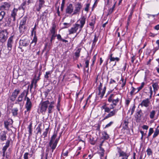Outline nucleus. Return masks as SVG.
Returning a JSON list of instances; mask_svg holds the SVG:
<instances>
[{
	"mask_svg": "<svg viewBox=\"0 0 159 159\" xmlns=\"http://www.w3.org/2000/svg\"><path fill=\"white\" fill-rule=\"evenodd\" d=\"M86 19V16H81L80 18L77 21L76 23L74 25L73 27L69 30V34H73L76 33L79 28V30L77 34L80 33L81 31L82 28L85 23Z\"/></svg>",
	"mask_w": 159,
	"mask_h": 159,
	"instance_id": "1",
	"label": "nucleus"
},
{
	"mask_svg": "<svg viewBox=\"0 0 159 159\" xmlns=\"http://www.w3.org/2000/svg\"><path fill=\"white\" fill-rule=\"evenodd\" d=\"M55 102L54 101L49 102L48 100L42 101L39 104L40 112L44 113L48 110V114L52 113L54 107Z\"/></svg>",
	"mask_w": 159,
	"mask_h": 159,
	"instance_id": "2",
	"label": "nucleus"
},
{
	"mask_svg": "<svg viewBox=\"0 0 159 159\" xmlns=\"http://www.w3.org/2000/svg\"><path fill=\"white\" fill-rule=\"evenodd\" d=\"M115 95L113 94H111L109 97L108 98V101L109 102H112V104H111V107L110 108L108 107H107L105 108L104 111L105 112L109 113L111 109H113L117 105L119 101V99L117 98L116 99H114Z\"/></svg>",
	"mask_w": 159,
	"mask_h": 159,
	"instance_id": "3",
	"label": "nucleus"
},
{
	"mask_svg": "<svg viewBox=\"0 0 159 159\" xmlns=\"http://www.w3.org/2000/svg\"><path fill=\"white\" fill-rule=\"evenodd\" d=\"M18 9L14 8L11 11V15L5 18V23L6 25L9 26L11 23H13L16 20V16Z\"/></svg>",
	"mask_w": 159,
	"mask_h": 159,
	"instance_id": "4",
	"label": "nucleus"
},
{
	"mask_svg": "<svg viewBox=\"0 0 159 159\" xmlns=\"http://www.w3.org/2000/svg\"><path fill=\"white\" fill-rule=\"evenodd\" d=\"M57 134V132H54L53 134L51 137V139L49 143L48 146L51 148L52 150V153L53 152L54 150L56 148L60 137V135L58 138L55 139Z\"/></svg>",
	"mask_w": 159,
	"mask_h": 159,
	"instance_id": "5",
	"label": "nucleus"
},
{
	"mask_svg": "<svg viewBox=\"0 0 159 159\" xmlns=\"http://www.w3.org/2000/svg\"><path fill=\"white\" fill-rule=\"evenodd\" d=\"M8 33L6 30L0 31V42L4 43L6 41L8 38Z\"/></svg>",
	"mask_w": 159,
	"mask_h": 159,
	"instance_id": "6",
	"label": "nucleus"
},
{
	"mask_svg": "<svg viewBox=\"0 0 159 159\" xmlns=\"http://www.w3.org/2000/svg\"><path fill=\"white\" fill-rule=\"evenodd\" d=\"M82 5L81 2H77L74 4L75 9L72 15H75L77 14H79L82 7Z\"/></svg>",
	"mask_w": 159,
	"mask_h": 159,
	"instance_id": "7",
	"label": "nucleus"
},
{
	"mask_svg": "<svg viewBox=\"0 0 159 159\" xmlns=\"http://www.w3.org/2000/svg\"><path fill=\"white\" fill-rule=\"evenodd\" d=\"M29 87V86L27 90H24L23 91L19 96L17 99L16 100V102L15 103L16 104L19 103V102H22L23 100V98L25 95V99H26V98L28 97L27 96L28 93Z\"/></svg>",
	"mask_w": 159,
	"mask_h": 159,
	"instance_id": "8",
	"label": "nucleus"
},
{
	"mask_svg": "<svg viewBox=\"0 0 159 159\" xmlns=\"http://www.w3.org/2000/svg\"><path fill=\"white\" fill-rule=\"evenodd\" d=\"M32 103L30 99L28 97L26 98V103L25 106V108L26 109V110L25 111V114H26L27 112H30L32 107Z\"/></svg>",
	"mask_w": 159,
	"mask_h": 159,
	"instance_id": "9",
	"label": "nucleus"
},
{
	"mask_svg": "<svg viewBox=\"0 0 159 159\" xmlns=\"http://www.w3.org/2000/svg\"><path fill=\"white\" fill-rule=\"evenodd\" d=\"M118 152L119 153V157L120 158V159H128L129 155L121 150L120 148H117Z\"/></svg>",
	"mask_w": 159,
	"mask_h": 159,
	"instance_id": "10",
	"label": "nucleus"
},
{
	"mask_svg": "<svg viewBox=\"0 0 159 159\" xmlns=\"http://www.w3.org/2000/svg\"><path fill=\"white\" fill-rule=\"evenodd\" d=\"M20 92V90L19 89H15L12 92L10 98V100L12 102L15 101Z\"/></svg>",
	"mask_w": 159,
	"mask_h": 159,
	"instance_id": "11",
	"label": "nucleus"
},
{
	"mask_svg": "<svg viewBox=\"0 0 159 159\" xmlns=\"http://www.w3.org/2000/svg\"><path fill=\"white\" fill-rule=\"evenodd\" d=\"M108 59H109L110 60L109 63H111V62H113L115 61H118L120 60V59L119 57H113V54L111 53L108 56V58L107 61L106 65H107L108 64Z\"/></svg>",
	"mask_w": 159,
	"mask_h": 159,
	"instance_id": "12",
	"label": "nucleus"
},
{
	"mask_svg": "<svg viewBox=\"0 0 159 159\" xmlns=\"http://www.w3.org/2000/svg\"><path fill=\"white\" fill-rule=\"evenodd\" d=\"M13 36H11L9 38L7 41V46L9 52H10L11 50L12 45L13 43Z\"/></svg>",
	"mask_w": 159,
	"mask_h": 159,
	"instance_id": "13",
	"label": "nucleus"
},
{
	"mask_svg": "<svg viewBox=\"0 0 159 159\" xmlns=\"http://www.w3.org/2000/svg\"><path fill=\"white\" fill-rule=\"evenodd\" d=\"M73 7L71 3H70L67 6L66 10V13L69 15L71 14L73 12Z\"/></svg>",
	"mask_w": 159,
	"mask_h": 159,
	"instance_id": "14",
	"label": "nucleus"
},
{
	"mask_svg": "<svg viewBox=\"0 0 159 159\" xmlns=\"http://www.w3.org/2000/svg\"><path fill=\"white\" fill-rule=\"evenodd\" d=\"M150 102L149 99L147 98L143 100L139 106H140L142 107H147L149 106Z\"/></svg>",
	"mask_w": 159,
	"mask_h": 159,
	"instance_id": "15",
	"label": "nucleus"
},
{
	"mask_svg": "<svg viewBox=\"0 0 159 159\" xmlns=\"http://www.w3.org/2000/svg\"><path fill=\"white\" fill-rule=\"evenodd\" d=\"M118 110V109H115L109 112V113L107 114V115L103 119L102 121L109 117H111L112 116H115L116 115Z\"/></svg>",
	"mask_w": 159,
	"mask_h": 159,
	"instance_id": "16",
	"label": "nucleus"
},
{
	"mask_svg": "<svg viewBox=\"0 0 159 159\" xmlns=\"http://www.w3.org/2000/svg\"><path fill=\"white\" fill-rule=\"evenodd\" d=\"M48 11L47 10H45L40 16V19L43 22H44L47 19Z\"/></svg>",
	"mask_w": 159,
	"mask_h": 159,
	"instance_id": "17",
	"label": "nucleus"
},
{
	"mask_svg": "<svg viewBox=\"0 0 159 159\" xmlns=\"http://www.w3.org/2000/svg\"><path fill=\"white\" fill-rule=\"evenodd\" d=\"M20 44L24 47H26L29 45L30 41L27 39H20L19 41Z\"/></svg>",
	"mask_w": 159,
	"mask_h": 159,
	"instance_id": "18",
	"label": "nucleus"
},
{
	"mask_svg": "<svg viewBox=\"0 0 159 159\" xmlns=\"http://www.w3.org/2000/svg\"><path fill=\"white\" fill-rule=\"evenodd\" d=\"M7 132L5 131H2L0 133V139L2 141H3L6 140Z\"/></svg>",
	"mask_w": 159,
	"mask_h": 159,
	"instance_id": "19",
	"label": "nucleus"
},
{
	"mask_svg": "<svg viewBox=\"0 0 159 159\" xmlns=\"http://www.w3.org/2000/svg\"><path fill=\"white\" fill-rule=\"evenodd\" d=\"M11 6L10 3L7 2H4L2 3L0 7L1 8H3L6 10H8Z\"/></svg>",
	"mask_w": 159,
	"mask_h": 159,
	"instance_id": "20",
	"label": "nucleus"
},
{
	"mask_svg": "<svg viewBox=\"0 0 159 159\" xmlns=\"http://www.w3.org/2000/svg\"><path fill=\"white\" fill-rule=\"evenodd\" d=\"M56 26L55 24H53L52 25V27L50 29V32L49 34H56Z\"/></svg>",
	"mask_w": 159,
	"mask_h": 159,
	"instance_id": "21",
	"label": "nucleus"
},
{
	"mask_svg": "<svg viewBox=\"0 0 159 159\" xmlns=\"http://www.w3.org/2000/svg\"><path fill=\"white\" fill-rule=\"evenodd\" d=\"M92 19L91 20V22L89 23V25L93 30L94 28V25L96 23V18L93 17H92Z\"/></svg>",
	"mask_w": 159,
	"mask_h": 159,
	"instance_id": "22",
	"label": "nucleus"
},
{
	"mask_svg": "<svg viewBox=\"0 0 159 159\" xmlns=\"http://www.w3.org/2000/svg\"><path fill=\"white\" fill-rule=\"evenodd\" d=\"M37 38L36 35V32H34V35L33 39L30 43V45H33L34 46H35L37 43Z\"/></svg>",
	"mask_w": 159,
	"mask_h": 159,
	"instance_id": "23",
	"label": "nucleus"
},
{
	"mask_svg": "<svg viewBox=\"0 0 159 159\" xmlns=\"http://www.w3.org/2000/svg\"><path fill=\"white\" fill-rule=\"evenodd\" d=\"M142 111L141 110L138 111L136 114L135 118L137 120H140L142 116Z\"/></svg>",
	"mask_w": 159,
	"mask_h": 159,
	"instance_id": "24",
	"label": "nucleus"
},
{
	"mask_svg": "<svg viewBox=\"0 0 159 159\" xmlns=\"http://www.w3.org/2000/svg\"><path fill=\"white\" fill-rule=\"evenodd\" d=\"M102 91H98V93H97L96 95V100H98L99 98H100V99H102L104 94H103L102 96Z\"/></svg>",
	"mask_w": 159,
	"mask_h": 159,
	"instance_id": "25",
	"label": "nucleus"
},
{
	"mask_svg": "<svg viewBox=\"0 0 159 159\" xmlns=\"http://www.w3.org/2000/svg\"><path fill=\"white\" fill-rule=\"evenodd\" d=\"M10 143V141L9 140H7L6 143V145L4 146L2 149V151H6L7 148L9 146Z\"/></svg>",
	"mask_w": 159,
	"mask_h": 159,
	"instance_id": "26",
	"label": "nucleus"
},
{
	"mask_svg": "<svg viewBox=\"0 0 159 159\" xmlns=\"http://www.w3.org/2000/svg\"><path fill=\"white\" fill-rule=\"evenodd\" d=\"M152 86L153 89L155 93L156 91H157L158 89V83L157 82L152 83Z\"/></svg>",
	"mask_w": 159,
	"mask_h": 159,
	"instance_id": "27",
	"label": "nucleus"
},
{
	"mask_svg": "<svg viewBox=\"0 0 159 159\" xmlns=\"http://www.w3.org/2000/svg\"><path fill=\"white\" fill-rule=\"evenodd\" d=\"M27 20V17H24L21 20L20 25H25Z\"/></svg>",
	"mask_w": 159,
	"mask_h": 159,
	"instance_id": "28",
	"label": "nucleus"
},
{
	"mask_svg": "<svg viewBox=\"0 0 159 159\" xmlns=\"http://www.w3.org/2000/svg\"><path fill=\"white\" fill-rule=\"evenodd\" d=\"M25 25H19V29L20 33H23V32L25 31Z\"/></svg>",
	"mask_w": 159,
	"mask_h": 159,
	"instance_id": "29",
	"label": "nucleus"
},
{
	"mask_svg": "<svg viewBox=\"0 0 159 159\" xmlns=\"http://www.w3.org/2000/svg\"><path fill=\"white\" fill-rule=\"evenodd\" d=\"M128 119H125L124 120L123 124V127L124 129H127L128 128Z\"/></svg>",
	"mask_w": 159,
	"mask_h": 159,
	"instance_id": "30",
	"label": "nucleus"
},
{
	"mask_svg": "<svg viewBox=\"0 0 159 159\" xmlns=\"http://www.w3.org/2000/svg\"><path fill=\"white\" fill-rule=\"evenodd\" d=\"M120 81H121V82H120V84H121V89H122L124 88L126 84V79H125V80H124L123 78H121L120 80Z\"/></svg>",
	"mask_w": 159,
	"mask_h": 159,
	"instance_id": "31",
	"label": "nucleus"
},
{
	"mask_svg": "<svg viewBox=\"0 0 159 159\" xmlns=\"http://www.w3.org/2000/svg\"><path fill=\"white\" fill-rule=\"evenodd\" d=\"M90 58V57H89V55L86 57L85 59V67L86 68H88L89 67V61Z\"/></svg>",
	"mask_w": 159,
	"mask_h": 159,
	"instance_id": "32",
	"label": "nucleus"
},
{
	"mask_svg": "<svg viewBox=\"0 0 159 159\" xmlns=\"http://www.w3.org/2000/svg\"><path fill=\"white\" fill-rule=\"evenodd\" d=\"M18 110V109L17 108L13 109L11 110V112L13 116H16L17 115Z\"/></svg>",
	"mask_w": 159,
	"mask_h": 159,
	"instance_id": "33",
	"label": "nucleus"
},
{
	"mask_svg": "<svg viewBox=\"0 0 159 159\" xmlns=\"http://www.w3.org/2000/svg\"><path fill=\"white\" fill-rule=\"evenodd\" d=\"M32 123L31 122L30 124L28 126V128L29 129V136H31L32 134Z\"/></svg>",
	"mask_w": 159,
	"mask_h": 159,
	"instance_id": "34",
	"label": "nucleus"
},
{
	"mask_svg": "<svg viewBox=\"0 0 159 159\" xmlns=\"http://www.w3.org/2000/svg\"><path fill=\"white\" fill-rule=\"evenodd\" d=\"M102 135L103 138L104 139L107 140L109 138V136L107 133V132L104 131L102 133Z\"/></svg>",
	"mask_w": 159,
	"mask_h": 159,
	"instance_id": "35",
	"label": "nucleus"
},
{
	"mask_svg": "<svg viewBox=\"0 0 159 159\" xmlns=\"http://www.w3.org/2000/svg\"><path fill=\"white\" fill-rule=\"evenodd\" d=\"M81 50V48H78L75 53V55L77 58H78L80 56Z\"/></svg>",
	"mask_w": 159,
	"mask_h": 159,
	"instance_id": "36",
	"label": "nucleus"
},
{
	"mask_svg": "<svg viewBox=\"0 0 159 159\" xmlns=\"http://www.w3.org/2000/svg\"><path fill=\"white\" fill-rule=\"evenodd\" d=\"M6 13L5 11H2L0 12V21L2 20V19L4 18Z\"/></svg>",
	"mask_w": 159,
	"mask_h": 159,
	"instance_id": "37",
	"label": "nucleus"
},
{
	"mask_svg": "<svg viewBox=\"0 0 159 159\" xmlns=\"http://www.w3.org/2000/svg\"><path fill=\"white\" fill-rule=\"evenodd\" d=\"M43 6L38 5V2H37L36 4L35 5V7H36V10L38 11H40L41 8Z\"/></svg>",
	"mask_w": 159,
	"mask_h": 159,
	"instance_id": "38",
	"label": "nucleus"
},
{
	"mask_svg": "<svg viewBox=\"0 0 159 159\" xmlns=\"http://www.w3.org/2000/svg\"><path fill=\"white\" fill-rule=\"evenodd\" d=\"M156 113V111L155 110H152L150 112L149 116L151 119H152L154 118Z\"/></svg>",
	"mask_w": 159,
	"mask_h": 159,
	"instance_id": "39",
	"label": "nucleus"
},
{
	"mask_svg": "<svg viewBox=\"0 0 159 159\" xmlns=\"http://www.w3.org/2000/svg\"><path fill=\"white\" fill-rule=\"evenodd\" d=\"M10 124V122L8 121H5L4 122V125L5 127L7 130H9L8 126Z\"/></svg>",
	"mask_w": 159,
	"mask_h": 159,
	"instance_id": "40",
	"label": "nucleus"
},
{
	"mask_svg": "<svg viewBox=\"0 0 159 159\" xmlns=\"http://www.w3.org/2000/svg\"><path fill=\"white\" fill-rule=\"evenodd\" d=\"M85 7L84 8V10L87 12H88L89 10V8L90 6V3H86L85 5Z\"/></svg>",
	"mask_w": 159,
	"mask_h": 159,
	"instance_id": "41",
	"label": "nucleus"
},
{
	"mask_svg": "<svg viewBox=\"0 0 159 159\" xmlns=\"http://www.w3.org/2000/svg\"><path fill=\"white\" fill-rule=\"evenodd\" d=\"M147 155L149 156L151 155H152V150L150 148H148L146 150Z\"/></svg>",
	"mask_w": 159,
	"mask_h": 159,
	"instance_id": "42",
	"label": "nucleus"
},
{
	"mask_svg": "<svg viewBox=\"0 0 159 159\" xmlns=\"http://www.w3.org/2000/svg\"><path fill=\"white\" fill-rule=\"evenodd\" d=\"M48 130L49 128H46L45 129V131L43 133V135L44 136V138H45L47 136Z\"/></svg>",
	"mask_w": 159,
	"mask_h": 159,
	"instance_id": "43",
	"label": "nucleus"
},
{
	"mask_svg": "<svg viewBox=\"0 0 159 159\" xmlns=\"http://www.w3.org/2000/svg\"><path fill=\"white\" fill-rule=\"evenodd\" d=\"M149 90V93L150 94V95L149 96L150 99H151L152 98V95L153 93V91L152 90V88L151 86H149L148 87Z\"/></svg>",
	"mask_w": 159,
	"mask_h": 159,
	"instance_id": "44",
	"label": "nucleus"
},
{
	"mask_svg": "<svg viewBox=\"0 0 159 159\" xmlns=\"http://www.w3.org/2000/svg\"><path fill=\"white\" fill-rule=\"evenodd\" d=\"M116 4V2H115L114 3V4L113 5L112 7V8H110V9L109 10V12H108L109 14H111L112 12L114 10V9L115 7Z\"/></svg>",
	"mask_w": 159,
	"mask_h": 159,
	"instance_id": "45",
	"label": "nucleus"
},
{
	"mask_svg": "<svg viewBox=\"0 0 159 159\" xmlns=\"http://www.w3.org/2000/svg\"><path fill=\"white\" fill-rule=\"evenodd\" d=\"M45 3L44 0H38V4L41 6H43Z\"/></svg>",
	"mask_w": 159,
	"mask_h": 159,
	"instance_id": "46",
	"label": "nucleus"
},
{
	"mask_svg": "<svg viewBox=\"0 0 159 159\" xmlns=\"http://www.w3.org/2000/svg\"><path fill=\"white\" fill-rule=\"evenodd\" d=\"M52 73V72L51 71L46 72L44 76L45 78L48 79L49 78L48 75L51 74Z\"/></svg>",
	"mask_w": 159,
	"mask_h": 159,
	"instance_id": "47",
	"label": "nucleus"
},
{
	"mask_svg": "<svg viewBox=\"0 0 159 159\" xmlns=\"http://www.w3.org/2000/svg\"><path fill=\"white\" fill-rule=\"evenodd\" d=\"M153 129L152 128H150L149 129V133L147 138H148L150 136H151L152 134L153 133Z\"/></svg>",
	"mask_w": 159,
	"mask_h": 159,
	"instance_id": "48",
	"label": "nucleus"
},
{
	"mask_svg": "<svg viewBox=\"0 0 159 159\" xmlns=\"http://www.w3.org/2000/svg\"><path fill=\"white\" fill-rule=\"evenodd\" d=\"M98 37H97L96 34L94 35V38L93 41V45H95L96 42L98 40Z\"/></svg>",
	"mask_w": 159,
	"mask_h": 159,
	"instance_id": "49",
	"label": "nucleus"
},
{
	"mask_svg": "<svg viewBox=\"0 0 159 159\" xmlns=\"http://www.w3.org/2000/svg\"><path fill=\"white\" fill-rule=\"evenodd\" d=\"M64 26L63 27V29L66 28L70 27V23H64L63 24Z\"/></svg>",
	"mask_w": 159,
	"mask_h": 159,
	"instance_id": "50",
	"label": "nucleus"
},
{
	"mask_svg": "<svg viewBox=\"0 0 159 159\" xmlns=\"http://www.w3.org/2000/svg\"><path fill=\"white\" fill-rule=\"evenodd\" d=\"M65 0H62V3L61 5V11H62L63 10L65 4Z\"/></svg>",
	"mask_w": 159,
	"mask_h": 159,
	"instance_id": "51",
	"label": "nucleus"
},
{
	"mask_svg": "<svg viewBox=\"0 0 159 159\" xmlns=\"http://www.w3.org/2000/svg\"><path fill=\"white\" fill-rule=\"evenodd\" d=\"M96 54L94 55L93 58V59H92V63L91 65V66H92L93 65H94V64L95 63V62L96 61Z\"/></svg>",
	"mask_w": 159,
	"mask_h": 159,
	"instance_id": "52",
	"label": "nucleus"
},
{
	"mask_svg": "<svg viewBox=\"0 0 159 159\" xmlns=\"http://www.w3.org/2000/svg\"><path fill=\"white\" fill-rule=\"evenodd\" d=\"M113 123V121H111L109 123L107 124L105 127L104 128L106 129L110 127Z\"/></svg>",
	"mask_w": 159,
	"mask_h": 159,
	"instance_id": "53",
	"label": "nucleus"
},
{
	"mask_svg": "<svg viewBox=\"0 0 159 159\" xmlns=\"http://www.w3.org/2000/svg\"><path fill=\"white\" fill-rule=\"evenodd\" d=\"M34 80H33L32 81L31 84L30 85V91H31V89L33 87V85L34 83Z\"/></svg>",
	"mask_w": 159,
	"mask_h": 159,
	"instance_id": "54",
	"label": "nucleus"
},
{
	"mask_svg": "<svg viewBox=\"0 0 159 159\" xmlns=\"http://www.w3.org/2000/svg\"><path fill=\"white\" fill-rule=\"evenodd\" d=\"M29 154L28 152H25L24 155V159H28V155Z\"/></svg>",
	"mask_w": 159,
	"mask_h": 159,
	"instance_id": "55",
	"label": "nucleus"
},
{
	"mask_svg": "<svg viewBox=\"0 0 159 159\" xmlns=\"http://www.w3.org/2000/svg\"><path fill=\"white\" fill-rule=\"evenodd\" d=\"M132 89L130 92V94L131 95H132L135 92V90H136V89L133 87H132Z\"/></svg>",
	"mask_w": 159,
	"mask_h": 159,
	"instance_id": "56",
	"label": "nucleus"
},
{
	"mask_svg": "<svg viewBox=\"0 0 159 159\" xmlns=\"http://www.w3.org/2000/svg\"><path fill=\"white\" fill-rule=\"evenodd\" d=\"M135 106L134 105L132 108L131 109V115H132L134 112V111Z\"/></svg>",
	"mask_w": 159,
	"mask_h": 159,
	"instance_id": "57",
	"label": "nucleus"
},
{
	"mask_svg": "<svg viewBox=\"0 0 159 159\" xmlns=\"http://www.w3.org/2000/svg\"><path fill=\"white\" fill-rule=\"evenodd\" d=\"M36 130H37V133H39L40 134H41V129L39 125L37 128Z\"/></svg>",
	"mask_w": 159,
	"mask_h": 159,
	"instance_id": "58",
	"label": "nucleus"
},
{
	"mask_svg": "<svg viewBox=\"0 0 159 159\" xmlns=\"http://www.w3.org/2000/svg\"><path fill=\"white\" fill-rule=\"evenodd\" d=\"M26 4V2H24L21 5V8L23 10H24L25 9V7H24V6Z\"/></svg>",
	"mask_w": 159,
	"mask_h": 159,
	"instance_id": "59",
	"label": "nucleus"
},
{
	"mask_svg": "<svg viewBox=\"0 0 159 159\" xmlns=\"http://www.w3.org/2000/svg\"><path fill=\"white\" fill-rule=\"evenodd\" d=\"M49 35H51V39L53 40L55 39V38L56 37V34H49Z\"/></svg>",
	"mask_w": 159,
	"mask_h": 159,
	"instance_id": "60",
	"label": "nucleus"
},
{
	"mask_svg": "<svg viewBox=\"0 0 159 159\" xmlns=\"http://www.w3.org/2000/svg\"><path fill=\"white\" fill-rule=\"evenodd\" d=\"M56 36H57V38L59 40H62V38H61V35L60 34H58L57 35H56Z\"/></svg>",
	"mask_w": 159,
	"mask_h": 159,
	"instance_id": "61",
	"label": "nucleus"
},
{
	"mask_svg": "<svg viewBox=\"0 0 159 159\" xmlns=\"http://www.w3.org/2000/svg\"><path fill=\"white\" fill-rule=\"evenodd\" d=\"M159 134V133H158L157 132L155 131L153 136V138H155Z\"/></svg>",
	"mask_w": 159,
	"mask_h": 159,
	"instance_id": "62",
	"label": "nucleus"
},
{
	"mask_svg": "<svg viewBox=\"0 0 159 159\" xmlns=\"http://www.w3.org/2000/svg\"><path fill=\"white\" fill-rule=\"evenodd\" d=\"M102 84L100 82V85L98 87V91H102Z\"/></svg>",
	"mask_w": 159,
	"mask_h": 159,
	"instance_id": "63",
	"label": "nucleus"
},
{
	"mask_svg": "<svg viewBox=\"0 0 159 159\" xmlns=\"http://www.w3.org/2000/svg\"><path fill=\"white\" fill-rule=\"evenodd\" d=\"M142 127L144 129L147 130L148 128V126L147 125H143Z\"/></svg>",
	"mask_w": 159,
	"mask_h": 159,
	"instance_id": "64",
	"label": "nucleus"
}]
</instances>
